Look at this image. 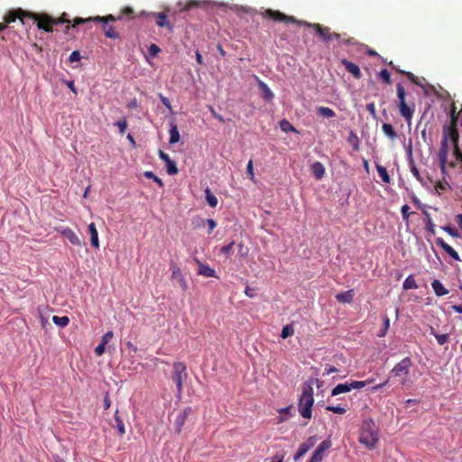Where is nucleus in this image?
Segmentation results:
<instances>
[{
  "label": "nucleus",
  "instance_id": "f257e3e1",
  "mask_svg": "<svg viewBox=\"0 0 462 462\" xmlns=\"http://www.w3.org/2000/svg\"><path fill=\"white\" fill-rule=\"evenodd\" d=\"M263 17L269 18V20L276 21V22H283V23H297L299 26H307L313 28L316 30L319 36L325 41V42H328V41L342 40L341 34L338 32H331L329 27H325L320 25L319 23H309L307 21H300L296 19V17L291 15H287L282 14V12L279 10L266 9L263 14Z\"/></svg>",
  "mask_w": 462,
  "mask_h": 462
},
{
  "label": "nucleus",
  "instance_id": "f03ea898",
  "mask_svg": "<svg viewBox=\"0 0 462 462\" xmlns=\"http://www.w3.org/2000/svg\"><path fill=\"white\" fill-rule=\"evenodd\" d=\"M134 17V11L131 6H125L119 14L114 15L109 14L106 16H95L88 17V19H82V17H77L73 20L72 27L78 26V24L95 21L102 23V30L104 32L105 37L110 39H118L120 38V33L116 32V28L112 25H109L110 22L122 21L124 18L127 20H133Z\"/></svg>",
  "mask_w": 462,
  "mask_h": 462
},
{
  "label": "nucleus",
  "instance_id": "7ed1b4c3",
  "mask_svg": "<svg viewBox=\"0 0 462 462\" xmlns=\"http://www.w3.org/2000/svg\"><path fill=\"white\" fill-rule=\"evenodd\" d=\"M358 441L367 448H376L379 442V427L372 419L361 422Z\"/></svg>",
  "mask_w": 462,
  "mask_h": 462
},
{
  "label": "nucleus",
  "instance_id": "20e7f679",
  "mask_svg": "<svg viewBox=\"0 0 462 462\" xmlns=\"http://www.w3.org/2000/svg\"><path fill=\"white\" fill-rule=\"evenodd\" d=\"M397 91V108L399 109V113L402 118L405 119L408 125L411 124L412 116L414 114V105L410 106V105L406 102V91L402 83H397L396 86Z\"/></svg>",
  "mask_w": 462,
  "mask_h": 462
},
{
  "label": "nucleus",
  "instance_id": "39448f33",
  "mask_svg": "<svg viewBox=\"0 0 462 462\" xmlns=\"http://www.w3.org/2000/svg\"><path fill=\"white\" fill-rule=\"evenodd\" d=\"M412 365L411 357L406 356L400 362H398L392 369L391 374L395 377H401V384L402 387H411L412 381L410 380L409 374Z\"/></svg>",
  "mask_w": 462,
  "mask_h": 462
},
{
  "label": "nucleus",
  "instance_id": "423d86ee",
  "mask_svg": "<svg viewBox=\"0 0 462 462\" xmlns=\"http://www.w3.org/2000/svg\"><path fill=\"white\" fill-rule=\"evenodd\" d=\"M314 403L313 388L310 384H306L302 388L301 396L299 402V411L300 415L307 420L311 418V407Z\"/></svg>",
  "mask_w": 462,
  "mask_h": 462
},
{
  "label": "nucleus",
  "instance_id": "0eeeda50",
  "mask_svg": "<svg viewBox=\"0 0 462 462\" xmlns=\"http://www.w3.org/2000/svg\"><path fill=\"white\" fill-rule=\"evenodd\" d=\"M27 20L35 21L37 27L46 32H53L55 22L54 17L51 15L46 14H32V12L28 11Z\"/></svg>",
  "mask_w": 462,
  "mask_h": 462
},
{
  "label": "nucleus",
  "instance_id": "6e6552de",
  "mask_svg": "<svg viewBox=\"0 0 462 462\" xmlns=\"http://www.w3.org/2000/svg\"><path fill=\"white\" fill-rule=\"evenodd\" d=\"M188 377L187 366L183 362H174L171 379L175 383L178 393L183 391V382Z\"/></svg>",
  "mask_w": 462,
  "mask_h": 462
},
{
  "label": "nucleus",
  "instance_id": "1a4fd4ad",
  "mask_svg": "<svg viewBox=\"0 0 462 462\" xmlns=\"http://www.w3.org/2000/svg\"><path fill=\"white\" fill-rule=\"evenodd\" d=\"M16 20H19L23 24L26 23L28 20V11L20 8L13 9L10 10L4 17V21L5 22L6 26H8L11 23L15 22Z\"/></svg>",
  "mask_w": 462,
  "mask_h": 462
},
{
  "label": "nucleus",
  "instance_id": "9d476101",
  "mask_svg": "<svg viewBox=\"0 0 462 462\" xmlns=\"http://www.w3.org/2000/svg\"><path fill=\"white\" fill-rule=\"evenodd\" d=\"M171 279L177 281V282L179 283V285L182 291H188L189 284L181 272V269L179 266L175 265V263H171Z\"/></svg>",
  "mask_w": 462,
  "mask_h": 462
},
{
  "label": "nucleus",
  "instance_id": "9b49d317",
  "mask_svg": "<svg viewBox=\"0 0 462 462\" xmlns=\"http://www.w3.org/2000/svg\"><path fill=\"white\" fill-rule=\"evenodd\" d=\"M331 447V442L329 440H325L316 448L313 451L310 459L309 462H319L325 457L326 450L329 449Z\"/></svg>",
  "mask_w": 462,
  "mask_h": 462
},
{
  "label": "nucleus",
  "instance_id": "f8f14e48",
  "mask_svg": "<svg viewBox=\"0 0 462 462\" xmlns=\"http://www.w3.org/2000/svg\"><path fill=\"white\" fill-rule=\"evenodd\" d=\"M55 229L57 231H59L60 233V235H62L67 239H69V241L70 242L71 245H77V246L82 245L81 239L76 233H74L73 229H71L69 227H57Z\"/></svg>",
  "mask_w": 462,
  "mask_h": 462
},
{
  "label": "nucleus",
  "instance_id": "ddd939ff",
  "mask_svg": "<svg viewBox=\"0 0 462 462\" xmlns=\"http://www.w3.org/2000/svg\"><path fill=\"white\" fill-rule=\"evenodd\" d=\"M317 443V437H310L305 442L301 443L294 455V460L301 458V457L307 454L308 450L315 446Z\"/></svg>",
  "mask_w": 462,
  "mask_h": 462
},
{
  "label": "nucleus",
  "instance_id": "4468645a",
  "mask_svg": "<svg viewBox=\"0 0 462 462\" xmlns=\"http://www.w3.org/2000/svg\"><path fill=\"white\" fill-rule=\"evenodd\" d=\"M159 158L162 159L165 165H166V171L167 173L170 175H174L179 173V169L177 167V164L171 160V158L169 156L168 153H166L163 151L159 152Z\"/></svg>",
  "mask_w": 462,
  "mask_h": 462
},
{
  "label": "nucleus",
  "instance_id": "2eb2a0df",
  "mask_svg": "<svg viewBox=\"0 0 462 462\" xmlns=\"http://www.w3.org/2000/svg\"><path fill=\"white\" fill-rule=\"evenodd\" d=\"M194 261L198 265V274L206 278H217L214 268L209 267L207 263H201L198 258H195Z\"/></svg>",
  "mask_w": 462,
  "mask_h": 462
},
{
  "label": "nucleus",
  "instance_id": "dca6fc26",
  "mask_svg": "<svg viewBox=\"0 0 462 462\" xmlns=\"http://www.w3.org/2000/svg\"><path fill=\"white\" fill-rule=\"evenodd\" d=\"M443 137H446L447 143H448V138L452 142L453 146L457 143L459 134L457 131V125H449L444 127V134Z\"/></svg>",
  "mask_w": 462,
  "mask_h": 462
},
{
  "label": "nucleus",
  "instance_id": "f3484780",
  "mask_svg": "<svg viewBox=\"0 0 462 462\" xmlns=\"http://www.w3.org/2000/svg\"><path fill=\"white\" fill-rule=\"evenodd\" d=\"M436 243L439 246L443 248V250L448 254V255L452 257L455 261H460V257H459L458 254L457 253V251L454 250L453 246L448 245V243L445 242L444 239L437 238Z\"/></svg>",
  "mask_w": 462,
  "mask_h": 462
},
{
  "label": "nucleus",
  "instance_id": "a211bd4d",
  "mask_svg": "<svg viewBox=\"0 0 462 462\" xmlns=\"http://www.w3.org/2000/svg\"><path fill=\"white\" fill-rule=\"evenodd\" d=\"M192 411V409L191 408H187L185 410H183L177 417H176V420H175V427H176V431L177 432H180L182 430V427L185 423V421L188 420V417L189 415L191 413Z\"/></svg>",
  "mask_w": 462,
  "mask_h": 462
},
{
  "label": "nucleus",
  "instance_id": "6ab92c4d",
  "mask_svg": "<svg viewBox=\"0 0 462 462\" xmlns=\"http://www.w3.org/2000/svg\"><path fill=\"white\" fill-rule=\"evenodd\" d=\"M310 171L314 178L318 180L324 178L326 174V168L320 162H316L310 165Z\"/></svg>",
  "mask_w": 462,
  "mask_h": 462
},
{
  "label": "nucleus",
  "instance_id": "aec40b11",
  "mask_svg": "<svg viewBox=\"0 0 462 462\" xmlns=\"http://www.w3.org/2000/svg\"><path fill=\"white\" fill-rule=\"evenodd\" d=\"M341 62L345 66L346 69L352 74V76L356 79H361L362 71L356 64L346 59H343Z\"/></svg>",
  "mask_w": 462,
  "mask_h": 462
},
{
  "label": "nucleus",
  "instance_id": "412c9836",
  "mask_svg": "<svg viewBox=\"0 0 462 462\" xmlns=\"http://www.w3.org/2000/svg\"><path fill=\"white\" fill-rule=\"evenodd\" d=\"M448 143L446 141V137H442L441 144L439 149V162H448Z\"/></svg>",
  "mask_w": 462,
  "mask_h": 462
},
{
  "label": "nucleus",
  "instance_id": "4be33fe9",
  "mask_svg": "<svg viewBox=\"0 0 462 462\" xmlns=\"http://www.w3.org/2000/svg\"><path fill=\"white\" fill-rule=\"evenodd\" d=\"M88 231L90 235V240H91V245L95 246L96 248H98L100 246L99 245V239H98V234L97 230V226L95 223H91L88 226Z\"/></svg>",
  "mask_w": 462,
  "mask_h": 462
},
{
  "label": "nucleus",
  "instance_id": "5701e85b",
  "mask_svg": "<svg viewBox=\"0 0 462 462\" xmlns=\"http://www.w3.org/2000/svg\"><path fill=\"white\" fill-rule=\"evenodd\" d=\"M156 21L155 23L159 27H168V29L171 32L173 29V26L171 25L169 21H167V15L163 14V12H160L159 14H155Z\"/></svg>",
  "mask_w": 462,
  "mask_h": 462
},
{
  "label": "nucleus",
  "instance_id": "b1692460",
  "mask_svg": "<svg viewBox=\"0 0 462 462\" xmlns=\"http://www.w3.org/2000/svg\"><path fill=\"white\" fill-rule=\"evenodd\" d=\"M422 213L425 215V229L431 235H435V224L432 222L430 213L426 208H422Z\"/></svg>",
  "mask_w": 462,
  "mask_h": 462
},
{
  "label": "nucleus",
  "instance_id": "393cba45",
  "mask_svg": "<svg viewBox=\"0 0 462 462\" xmlns=\"http://www.w3.org/2000/svg\"><path fill=\"white\" fill-rule=\"evenodd\" d=\"M431 287H432V289L434 291V293L437 296H445V295L448 294V290L444 288V286L441 284V282L438 279H435L432 282Z\"/></svg>",
  "mask_w": 462,
  "mask_h": 462
},
{
  "label": "nucleus",
  "instance_id": "a878e982",
  "mask_svg": "<svg viewBox=\"0 0 462 462\" xmlns=\"http://www.w3.org/2000/svg\"><path fill=\"white\" fill-rule=\"evenodd\" d=\"M259 88L263 93V97L270 102V100L274 98V94L270 89V88L267 86V84L263 81L259 82Z\"/></svg>",
  "mask_w": 462,
  "mask_h": 462
},
{
  "label": "nucleus",
  "instance_id": "bb28decb",
  "mask_svg": "<svg viewBox=\"0 0 462 462\" xmlns=\"http://www.w3.org/2000/svg\"><path fill=\"white\" fill-rule=\"evenodd\" d=\"M351 391L350 383H337L336 387H334L331 391V395H337L340 393H349Z\"/></svg>",
  "mask_w": 462,
  "mask_h": 462
},
{
  "label": "nucleus",
  "instance_id": "cd10ccee",
  "mask_svg": "<svg viewBox=\"0 0 462 462\" xmlns=\"http://www.w3.org/2000/svg\"><path fill=\"white\" fill-rule=\"evenodd\" d=\"M169 134H170V138H169L170 143H175L180 142V130H179L177 125H171Z\"/></svg>",
  "mask_w": 462,
  "mask_h": 462
},
{
  "label": "nucleus",
  "instance_id": "c85d7f7f",
  "mask_svg": "<svg viewBox=\"0 0 462 462\" xmlns=\"http://www.w3.org/2000/svg\"><path fill=\"white\" fill-rule=\"evenodd\" d=\"M403 290H416L418 289V284L413 274H410L402 283Z\"/></svg>",
  "mask_w": 462,
  "mask_h": 462
},
{
  "label": "nucleus",
  "instance_id": "c756f323",
  "mask_svg": "<svg viewBox=\"0 0 462 462\" xmlns=\"http://www.w3.org/2000/svg\"><path fill=\"white\" fill-rule=\"evenodd\" d=\"M382 130L384 135L388 136L391 140H394L397 137L396 131L393 125L391 124H383L382 125Z\"/></svg>",
  "mask_w": 462,
  "mask_h": 462
},
{
  "label": "nucleus",
  "instance_id": "7c9ffc66",
  "mask_svg": "<svg viewBox=\"0 0 462 462\" xmlns=\"http://www.w3.org/2000/svg\"><path fill=\"white\" fill-rule=\"evenodd\" d=\"M389 66H391L394 70H396L397 72H400L402 73V75H405L407 76V78L409 79L410 81H411L412 83H415V84H419V82L417 81V78L415 75H413L412 72L411 71H404L402 69H398V67H396L395 65H393V61H390L389 62Z\"/></svg>",
  "mask_w": 462,
  "mask_h": 462
},
{
  "label": "nucleus",
  "instance_id": "2f4dec72",
  "mask_svg": "<svg viewBox=\"0 0 462 462\" xmlns=\"http://www.w3.org/2000/svg\"><path fill=\"white\" fill-rule=\"evenodd\" d=\"M353 291L352 290L346 291L343 293H338L336 295V299L339 302H351L353 300Z\"/></svg>",
  "mask_w": 462,
  "mask_h": 462
},
{
  "label": "nucleus",
  "instance_id": "473e14b6",
  "mask_svg": "<svg viewBox=\"0 0 462 462\" xmlns=\"http://www.w3.org/2000/svg\"><path fill=\"white\" fill-rule=\"evenodd\" d=\"M317 114L324 116L325 118H333V116H336L334 109L325 106L318 107Z\"/></svg>",
  "mask_w": 462,
  "mask_h": 462
},
{
  "label": "nucleus",
  "instance_id": "72a5a7b5",
  "mask_svg": "<svg viewBox=\"0 0 462 462\" xmlns=\"http://www.w3.org/2000/svg\"><path fill=\"white\" fill-rule=\"evenodd\" d=\"M205 193H206V200H207L208 206L211 208H216L218 203L217 198L215 195H213V193L211 192L209 188H206Z\"/></svg>",
  "mask_w": 462,
  "mask_h": 462
},
{
  "label": "nucleus",
  "instance_id": "f704fd0d",
  "mask_svg": "<svg viewBox=\"0 0 462 462\" xmlns=\"http://www.w3.org/2000/svg\"><path fill=\"white\" fill-rule=\"evenodd\" d=\"M52 321L54 324H56L60 328H65V327H67V325L69 324V319L67 316H62V317L53 316Z\"/></svg>",
  "mask_w": 462,
  "mask_h": 462
},
{
  "label": "nucleus",
  "instance_id": "c9c22d12",
  "mask_svg": "<svg viewBox=\"0 0 462 462\" xmlns=\"http://www.w3.org/2000/svg\"><path fill=\"white\" fill-rule=\"evenodd\" d=\"M377 172L381 178V180L384 182L389 183L390 182V176L388 173V171L385 167H383V165L377 164L376 165Z\"/></svg>",
  "mask_w": 462,
  "mask_h": 462
},
{
  "label": "nucleus",
  "instance_id": "e433bc0d",
  "mask_svg": "<svg viewBox=\"0 0 462 462\" xmlns=\"http://www.w3.org/2000/svg\"><path fill=\"white\" fill-rule=\"evenodd\" d=\"M119 411H116L115 413V420L116 421V428L120 436H124L125 433V425L121 418L119 417Z\"/></svg>",
  "mask_w": 462,
  "mask_h": 462
},
{
  "label": "nucleus",
  "instance_id": "4c0bfd02",
  "mask_svg": "<svg viewBox=\"0 0 462 462\" xmlns=\"http://www.w3.org/2000/svg\"><path fill=\"white\" fill-rule=\"evenodd\" d=\"M280 127L283 132H297L293 125L289 120L283 119L280 123Z\"/></svg>",
  "mask_w": 462,
  "mask_h": 462
},
{
  "label": "nucleus",
  "instance_id": "58836bf2",
  "mask_svg": "<svg viewBox=\"0 0 462 462\" xmlns=\"http://www.w3.org/2000/svg\"><path fill=\"white\" fill-rule=\"evenodd\" d=\"M383 328L380 329V331L378 333L379 337H384L387 334L388 328L390 327V319L388 316L383 315Z\"/></svg>",
  "mask_w": 462,
  "mask_h": 462
},
{
  "label": "nucleus",
  "instance_id": "ea45409f",
  "mask_svg": "<svg viewBox=\"0 0 462 462\" xmlns=\"http://www.w3.org/2000/svg\"><path fill=\"white\" fill-rule=\"evenodd\" d=\"M460 116V112L457 111V107L455 105H452V107L450 109V125H457V119Z\"/></svg>",
  "mask_w": 462,
  "mask_h": 462
},
{
  "label": "nucleus",
  "instance_id": "a19ab883",
  "mask_svg": "<svg viewBox=\"0 0 462 462\" xmlns=\"http://www.w3.org/2000/svg\"><path fill=\"white\" fill-rule=\"evenodd\" d=\"M373 382H374V379H368L367 381H365V382L352 381L349 383H350L351 390H353V389H362V388L365 387L366 384L371 383Z\"/></svg>",
  "mask_w": 462,
  "mask_h": 462
},
{
  "label": "nucleus",
  "instance_id": "79ce46f5",
  "mask_svg": "<svg viewBox=\"0 0 462 462\" xmlns=\"http://www.w3.org/2000/svg\"><path fill=\"white\" fill-rule=\"evenodd\" d=\"M293 333H294V329H293L292 324H287L286 326L283 327V328L282 330L281 337L288 338V337L292 336Z\"/></svg>",
  "mask_w": 462,
  "mask_h": 462
},
{
  "label": "nucleus",
  "instance_id": "37998d69",
  "mask_svg": "<svg viewBox=\"0 0 462 462\" xmlns=\"http://www.w3.org/2000/svg\"><path fill=\"white\" fill-rule=\"evenodd\" d=\"M434 188L437 192L440 193L441 191H445L447 189H449L450 185L446 180H439L435 183Z\"/></svg>",
  "mask_w": 462,
  "mask_h": 462
},
{
  "label": "nucleus",
  "instance_id": "c03bdc74",
  "mask_svg": "<svg viewBox=\"0 0 462 462\" xmlns=\"http://www.w3.org/2000/svg\"><path fill=\"white\" fill-rule=\"evenodd\" d=\"M144 176L146 177V179L153 180L155 182H157V184L160 187H162L164 185L163 181L160 178H158V176H156L153 172H152V171H146L144 172Z\"/></svg>",
  "mask_w": 462,
  "mask_h": 462
},
{
  "label": "nucleus",
  "instance_id": "a18cd8bd",
  "mask_svg": "<svg viewBox=\"0 0 462 462\" xmlns=\"http://www.w3.org/2000/svg\"><path fill=\"white\" fill-rule=\"evenodd\" d=\"M115 125H117V127L119 128V132L121 134H124L125 132L126 131L127 129V126H128V124H127V120L125 117H124L123 119L117 121Z\"/></svg>",
  "mask_w": 462,
  "mask_h": 462
},
{
  "label": "nucleus",
  "instance_id": "49530a36",
  "mask_svg": "<svg viewBox=\"0 0 462 462\" xmlns=\"http://www.w3.org/2000/svg\"><path fill=\"white\" fill-rule=\"evenodd\" d=\"M326 410L328 411H331L333 412H335L336 414H345L346 410L342 408V406H339V405H328Z\"/></svg>",
  "mask_w": 462,
  "mask_h": 462
},
{
  "label": "nucleus",
  "instance_id": "de8ad7c7",
  "mask_svg": "<svg viewBox=\"0 0 462 462\" xmlns=\"http://www.w3.org/2000/svg\"><path fill=\"white\" fill-rule=\"evenodd\" d=\"M379 77L381 78V79L384 82V83H387V84H390L391 83V77H390V72L388 69H382L380 72H379Z\"/></svg>",
  "mask_w": 462,
  "mask_h": 462
},
{
  "label": "nucleus",
  "instance_id": "09e8293b",
  "mask_svg": "<svg viewBox=\"0 0 462 462\" xmlns=\"http://www.w3.org/2000/svg\"><path fill=\"white\" fill-rule=\"evenodd\" d=\"M69 23L70 21L69 19V14H65V12H63V14L60 15V17H57L55 19L54 17V24H60V23Z\"/></svg>",
  "mask_w": 462,
  "mask_h": 462
},
{
  "label": "nucleus",
  "instance_id": "8fccbe9b",
  "mask_svg": "<svg viewBox=\"0 0 462 462\" xmlns=\"http://www.w3.org/2000/svg\"><path fill=\"white\" fill-rule=\"evenodd\" d=\"M234 245H235L234 241L229 242L228 245L221 247L220 252L223 253L225 255L229 256L231 252L233 251Z\"/></svg>",
  "mask_w": 462,
  "mask_h": 462
},
{
  "label": "nucleus",
  "instance_id": "3c124183",
  "mask_svg": "<svg viewBox=\"0 0 462 462\" xmlns=\"http://www.w3.org/2000/svg\"><path fill=\"white\" fill-rule=\"evenodd\" d=\"M443 230L446 231L449 236H452L454 237L460 236L457 229L452 227V226H449V225L444 226Z\"/></svg>",
  "mask_w": 462,
  "mask_h": 462
},
{
  "label": "nucleus",
  "instance_id": "603ef678",
  "mask_svg": "<svg viewBox=\"0 0 462 462\" xmlns=\"http://www.w3.org/2000/svg\"><path fill=\"white\" fill-rule=\"evenodd\" d=\"M246 173L251 180L255 181V176H254V165H253L252 160H250L247 164Z\"/></svg>",
  "mask_w": 462,
  "mask_h": 462
},
{
  "label": "nucleus",
  "instance_id": "864d4df0",
  "mask_svg": "<svg viewBox=\"0 0 462 462\" xmlns=\"http://www.w3.org/2000/svg\"><path fill=\"white\" fill-rule=\"evenodd\" d=\"M439 345H445L448 340V334H434Z\"/></svg>",
  "mask_w": 462,
  "mask_h": 462
},
{
  "label": "nucleus",
  "instance_id": "5fc2aeb1",
  "mask_svg": "<svg viewBox=\"0 0 462 462\" xmlns=\"http://www.w3.org/2000/svg\"><path fill=\"white\" fill-rule=\"evenodd\" d=\"M148 51L150 55L154 57L159 54V52L161 51V48L158 47L156 43H151Z\"/></svg>",
  "mask_w": 462,
  "mask_h": 462
},
{
  "label": "nucleus",
  "instance_id": "6e6d98bb",
  "mask_svg": "<svg viewBox=\"0 0 462 462\" xmlns=\"http://www.w3.org/2000/svg\"><path fill=\"white\" fill-rule=\"evenodd\" d=\"M114 337V333L112 331L106 332L102 336L101 342L106 346V345L108 344L109 341L112 340Z\"/></svg>",
  "mask_w": 462,
  "mask_h": 462
},
{
  "label": "nucleus",
  "instance_id": "4d7b16f0",
  "mask_svg": "<svg viewBox=\"0 0 462 462\" xmlns=\"http://www.w3.org/2000/svg\"><path fill=\"white\" fill-rule=\"evenodd\" d=\"M80 59L81 55L79 51H72V52L69 56V62L79 61Z\"/></svg>",
  "mask_w": 462,
  "mask_h": 462
},
{
  "label": "nucleus",
  "instance_id": "13d9d810",
  "mask_svg": "<svg viewBox=\"0 0 462 462\" xmlns=\"http://www.w3.org/2000/svg\"><path fill=\"white\" fill-rule=\"evenodd\" d=\"M411 174L416 178L417 180L421 181V175L420 173V171L418 170V168L415 166V164L413 162H411Z\"/></svg>",
  "mask_w": 462,
  "mask_h": 462
},
{
  "label": "nucleus",
  "instance_id": "bf43d9fd",
  "mask_svg": "<svg viewBox=\"0 0 462 462\" xmlns=\"http://www.w3.org/2000/svg\"><path fill=\"white\" fill-rule=\"evenodd\" d=\"M106 352V346L103 345V343L100 341V343L96 346L95 347V354L97 356H101Z\"/></svg>",
  "mask_w": 462,
  "mask_h": 462
},
{
  "label": "nucleus",
  "instance_id": "052dcab7",
  "mask_svg": "<svg viewBox=\"0 0 462 462\" xmlns=\"http://www.w3.org/2000/svg\"><path fill=\"white\" fill-rule=\"evenodd\" d=\"M365 108L371 116H376V106L374 103H368L365 105Z\"/></svg>",
  "mask_w": 462,
  "mask_h": 462
},
{
  "label": "nucleus",
  "instance_id": "680f3d73",
  "mask_svg": "<svg viewBox=\"0 0 462 462\" xmlns=\"http://www.w3.org/2000/svg\"><path fill=\"white\" fill-rule=\"evenodd\" d=\"M409 209H410V207L407 206V204H404L402 207V217L404 220H408L410 217V215L411 214V212H409Z\"/></svg>",
  "mask_w": 462,
  "mask_h": 462
},
{
  "label": "nucleus",
  "instance_id": "e2e57ef3",
  "mask_svg": "<svg viewBox=\"0 0 462 462\" xmlns=\"http://www.w3.org/2000/svg\"><path fill=\"white\" fill-rule=\"evenodd\" d=\"M198 0H189L182 10L187 11L192 9L193 6H198Z\"/></svg>",
  "mask_w": 462,
  "mask_h": 462
},
{
  "label": "nucleus",
  "instance_id": "0e129e2a",
  "mask_svg": "<svg viewBox=\"0 0 462 462\" xmlns=\"http://www.w3.org/2000/svg\"><path fill=\"white\" fill-rule=\"evenodd\" d=\"M454 154L457 158V161L462 162V152L460 151L457 143L454 146Z\"/></svg>",
  "mask_w": 462,
  "mask_h": 462
},
{
  "label": "nucleus",
  "instance_id": "69168bd1",
  "mask_svg": "<svg viewBox=\"0 0 462 462\" xmlns=\"http://www.w3.org/2000/svg\"><path fill=\"white\" fill-rule=\"evenodd\" d=\"M161 102L165 106V107L171 109V105L170 103V99L160 94Z\"/></svg>",
  "mask_w": 462,
  "mask_h": 462
},
{
  "label": "nucleus",
  "instance_id": "338daca9",
  "mask_svg": "<svg viewBox=\"0 0 462 462\" xmlns=\"http://www.w3.org/2000/svg\"><path fill=\"white\" fill-rule=\"evenodd\" d=\"M207 225L208 226V234H210V232H212L213 229L216 227L217 222L216 220L209 218L207 219Z\"/></svg>",
  "mask_w": 462,
  "mask_h": 462
},
{
  "label": "nucleus",
  "instance_id": "774afa93",
  "mask_svg": "<svg viewBox=\"0 0 462 462\" xmlns=\"http://www.w3.org/2000/svg\"><path fill=\"white\" fill-rule=\"evenodd\" d=\"M237 247H238V250H239L240 257H245L246 254H248V250L247 249L245 250V245L243 244H239L237 245Z\"/></svg>",
  "mask_w": 462,
  "mask_h": 462
}]
</instances>
